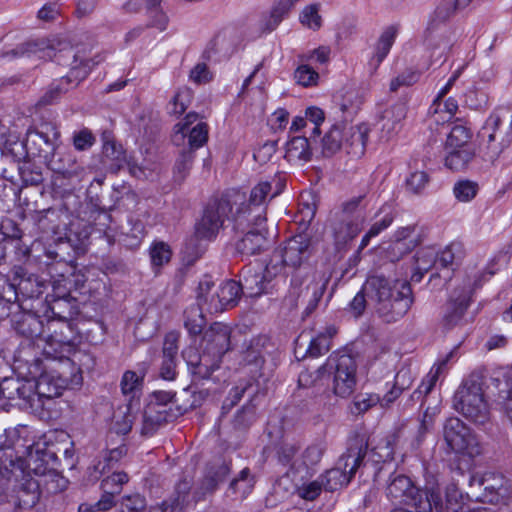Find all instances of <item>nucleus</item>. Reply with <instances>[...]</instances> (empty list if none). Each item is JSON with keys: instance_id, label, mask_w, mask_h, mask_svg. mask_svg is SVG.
Here are the masks:
<instances>
[{"instance_id": "16", "label": "nucleus", "mask_w": 512, "mask_h": 512, "mask_svg": "<svg viewBox=\"0 0 512 512\" xmlns=\"http://www.w3.org/2000/svg\"><path fill=\"white\" fill-rule=\"evenodd\" d=\"M472 132L463 124L455 123L447 135L444 145V160L458 158L470 160L476 156L475 145L471 141Z\"/></svg>"}, {"instance_id": "19", "label": "nucleus", "mask_w": 512, "mask_h": 512, "mask_svg": "<svg viewBox=\"0 0 512 512\" xmlns=\"http://www.w3.org/2000/svg\"><path fill=\"white\" fill-rule=\"evenodd\" d=\"M241 275L242 280L239 284L242 293L249 297H258L267 293L273 276L270 266L263 270L259 265L245 267Z\"/></svg>"}, {"instance_id": "59", "label": "nucleus", "mask_w": 512, "mask_h": 512, "mask_svg": "<svg viewBox=\"0 0 512 512\" xmlns=\"http://www.w3.org/2000/svg\"><path fill=\"white\" fill-rule=\"evenodd\" d=\"M427 183L428 175L424 171L413 172L406 180L407 189L414 194L421 193Z\"/></svg>"}, {"instance_id": "6", "label": "nucleus", "mask_w": 512, "mask_h": 512, "mask_svg": "<svg viewBox=\"0 0 512 512\" xmlns=\"http://www.w3.org/2000/svg\"><path fill=\"white\" fill-rule=\"evenodd\" d=\"M386 496L392 503L412 507L416 512H443L442 499L437 491L421 490L405 475H396L390 480Z\"/></svg>"}, {"instance_id": "54", "label": "nucleus", "mask_w": 512, "mask_h": 512, "mask_svg": "<svg viewBox=\"0 0 512 512\" xmlns=\"http://www.w3.org/2000/svg\"><path fill=\"white\" fill-rule=\"evenodd\" d=\"M128 482V475L123 472L113 473L102 481V489L104 492L119 494L122 485Z\"/></svg>"}, {"instance_id": "27", "label": "nucleus", "mask_w": 512, "mask_h": 512, "mask_svg": "<svg viewBox=\"0 0 512 512\" xmlns=\"http://www.w3.org/2000/svg\"><path fill=\"white\" fill-rule=\"evenodd\" d=\"M42 485H45V483L41 480L34 478L26 479L17 492L19 506L23 509L33 508L40 499V487Z\"/></svg>"}, {"instance_id": "1", "label": "nucleus", "mask_w": 512, "mask_h": 512, "mask_svg": "<svg viewBox=\"0 0 512 512\" xmlns=\"http://www.w3.org/2000/svg\"><path fill=\"white\" fill-rule=\"evenodd\" d=\"M37 56L41 59H56L59 64H65V60L72 59L70 72L53 82L44 95L37 102V106L53 104L61 95L71 87H76L89 74L91 68L100 63L102 59H83L74 52L73 47L62 39H38L19 44L13 49L5 50L0 57L16 59L24 56Z\"/></svg>"}, {"instance_id": "51", "label": "nucleus", "mask_w": 512, "mask_h": 512, "mask_svg": "<svg viewBox=\"0 0 512 512\" xmlns=\"http://www.w3.org/2000/svg\"><path fill=\"white\" fill-rule=\"evenodd\" d=\"M171 249L164 242H156L150 248V257L153 266L160 267L168 263L171 259Z\"/></svg>"}, {"instance_id": "20", "label": "nucleus", "mask_w": 512, "mask_h": 512, "mask_svg": "<svg viewBox=\"0 0 512 512\" xmlns=\"http://www.w3.org/2000/svg\"><path fill=\"white\" fill-rule=\"evenodd\" d=\"M231 328L223 323L216 322L205 331L203 342L207 354L220 359L229 349Z\"/></svg>"}, {"instance_id": "17", "label": "nucleus", "mask_w": 512, "mask_h": 512, "mask_svg": "<svg viewBox=\"0 0 512 512\" xmlns=\"http://www.w3.org/2000/svg\"><path fill=\"white\" fill-rule=\"evenodd\" d=\"M334 361L329 358V363ZM356 362L350 355H340L335 360V373L333 379V391L336 395L345 398L350 396L356 385Z\"/></svg>"}, {"instance_id": "14", "label": "nucleus", "mask_w": 512, "mask_h": 512, "mask_svg": "<svg viewBox=\"0 0 512 512\" xmlns=\"http://www.w3.org/2000/svg\"><path fill=\"white\" fill-rule=\"evenodd\" d=\"M363 459L361 448H349L336 462L335 467L320 475L324 482V489L335 491L346 486Z\"/></svg>"}, {"instance_id": "4", "label": "nucleus", "mask_w": 512, "mask_h": 512, "mask_svg": "<svg viewBox=\"0 0 512 512\" xmlns=\"http://www.w3.org/2000/svg\"><path fill=\"white\" fill-rule=\"evenodd\" d=\"M486 280L484 266L468 265L460 282L451 292L445 305L442 325L445 329H453L465 323V314L474 291Z\"/></svg>"}, {"instance_id": "21", "label": "nucleus", "mask_w": 512, "mask_h": 512, "mask_svg": "<svg viewBox=\"0 0 512 512\" xmlns=\"http://www.w3.org/2000/svg\"><path fill=\"white\" fill-rule=\"evenodd\" d=\"M68 385L67 377L52 367L45 366V370L36 380V394L39 400L59 397Z\"/></svg>"}, {"instance_id": "28", "label": "nucleus", "mask_w": 512, "mask_h": 512, "mask_svg": "<svg viewBox=\"0 0 512 512\" xmlns=\"http://www.w3.org/2000/svg\"><path fill=\"white\" fill-rule=\"evenodd\" d=\"M393 238L391 251L397 258L410 252L417 245L414 226H406L397 229Z\"/></svg>"}, {"instance_id": "11", "label": "nucleus", "mask_w": 512, "mask_h": 512, "mask_svg": "<svg viewBox=\"0 0 512 512\" xmlns=\"http://www.w3.org/2000/svg\"><path fill=\"white\" fill-rule=\"evenodd\" d=\"M369 131V126L365 123L351 126L346 131V139L342 143V130L339 126L334 125L322 140L323 156L332 157L343 148L348 156L361 158L365 152Z\"/></svg>"}, {"instance_id": "29", "label": "nucleus", "mask_w": 512, "mask_h": 512, "mask_svg": "<svg viewBox=\"0 0 512 512\" xmlns=\"http://www.w3.org/2000/svg\"><path fill=\"white\" fill-rule=\"evenodd\" d=\"M322 449L317 445L307 447L293 464V473H305L308 475L310 470L318 464L322 457Z\"/></svg>"}, {"instance_id": "35", "label": "nucleus", "mask_w": 512, "mask_h": 512, "mask_svg": "<svg viewBox=\"0 0 512 512\" xmlns=\"http://www.w3.org/2000/svg\"><path fill=\"white\" fill-rule=\"evenodd\" d=\"M438 268L437 264V252L434 248L427 247L419 250L416 254V270L420 273L419 276L414 274L413 280L419 281L424 272H427L430 268Z\"/></svg>"}, {"instance_id": "57", "label": "nucleus", "mask_w": 512, "mask_h": 512, "mask_svg": "<svg viewBox=\"0 0 512 512\" xmlns=\"http://www.w3.org/2000/svg\"><path fill=\"white\" fill-rule=\"evenodd\" d=\"M95 140V136L88 128H83L73 135L74 147L79 151H84L92 147Z\"/></svg>"}, {"instance_id": "47", "label": "nucleus", "mask_w": 512, "mask_h": 512, "mask_svg": "<svg viewBox=\"0 0 512 512\" xmlns=\"http://www.w3.org/2000/svg\"><path fill=\"white\" fill-rule=\"evenodd\" d=\"M193 98V92L188 87L180 88L172 98L171 113L181 115L186 111Z\"/></svg>"}, {"instance_id": "39", "label": "nucleus", "mask_w": 512, "mask_h": 512, "mask_svg": "<svg viewBox=\"0 0 512 512\" xmlns=\"http://www.w3.org/2000/svg\"><path fill=\"white\" fill-rule=\"evenodd\" d=\"M102 153L109 160H122L124 158V150L121 144L115 140L113 133L104 130L101 134Z\"/></svg>"}, {"instance_id": "34", "label": "nucleus", "mask_w": 512, "mask_h": 512, "mask_svg": "<svg viewBox=\"0 0 512 512\" xmlns=\"http://www.w3.org/2000/svg\"><path fill=\"white\" fill-rule=\"evenodd\" d=\"M134 420L135 414L132 406L131 404L127 405L115 412L111 429L117 434L125 435L131 431Z\"/></svg>"}, {"instance_id": "26", "label": "nucleus", "mask_w": 512, "mask_h": 512, "mask_svg": "<svg viewBox=\"0 0 512 512\" xmlns=\"http://www.w3.org/2000/svg\"><path fill=\"white\" fill-rule=\"evenodd\" d=\"M240 284L236 281H226L216 290L217 303H212L211 308L214 310H225L234 307L241 294Z\"/></svg>"}, {"instance_id": "32", "label": "nucleus", "mask_w": 512, "mask_h": 512, "mask_svg": "<svg viewBox=\"0 0 512 512\" xmlns=\"http://www.w3.org/2000/svg\"><path fill=\"white\" fill-rule=\"evenodd\" d=\"M397 30L395 27H388L380 36L376 48L374 56L371 59V64H374L375 68H377L380 63L384 60V58L388 55L394 41L396 38Z\"/></svg>"}, {"instance_id": "63", "label": "nucleus", "mask_w": 512, "mask_h": 512, "mask_svg": "<svg viewBox=\"0 0 512 512\" xmlns=\"http://www.w3.org/2000/svg\"><path fill=\"white\" fill-rule=\"evenodd\" d=\"M430 121L434 124H444L449 122L452 117H448L447 113L442 111V102L434 100L429 108Z\"/></svg>"}, {"instance_id": "10", "label": "nucleus", "mask_w": 512, "mask_h": 512, "mask_svg": "<svg viewBox=\"0 0 512 512\" xmlns=\"http://www.w3.org/2000/svg\"><path fill=\"white\" fill-rule=\"evenodd\" d=\"M283 184L277 183L273 190L272 185L268 181H261L256 184L250 191L249 198L245 196V202L241 205H233L235 210L236 224L240 227L246 222H254L261 226L266 222V206L270 199L279 195L282 191ZM246 195L245 193L240 192Z\"/></svg>"}, {"instance_id": "42", "label": "nucleus", "mask_w": 512, "mask_h": 512, "mask_svg": "<svg viewBox=\"0 0 512 512\" xmlns=\"http://www.w3.org/2000/svg\"><path fill=\"white\" fill-rule=\"evenodd\" d=\"M394 448L389 439H382L379 443L372 448L370 452V460L375 463H387L393 460Z\"/></svg>"}, {"instance_id": "2", "label": "nucleus", "mask_w": 512, "mask_h": 512, "mask_svg": "<svg viewBox=\"0 0 512 512\" xmlns=\"http://www.w3.org/2000/svg\"><path fill=\"white\" fill-rule=\"evenodd\" d=\"M364 290L378 315L388 323L404 317L413 303L411 286L405 280L375 275L367 279Z\"/></svg>"}, {"instance_id": "61", "label": "nucleus", "mask_w": 512, "mask_h": 512, "mask_svg": "<svg viewBox=\"0 0 512 512\" xmlns=\"http://www.w3.org/2000/svg\"><path fill=\"white\" fill-rule=\"evenodd\" d=\"M145 500L136 494L123 498L120 503L119 512H144Z\"/></svg>"}, {"instance_id": "15", "label": "nucleus", "mask_w": 512, "mask_h": 512, "mask_svg": "<svg viewBox=\"0 0 512 512\" xmlns=\"http://www.w3.org/2000/svg\"><path fill=\"white\" fill-rule=\"evenodd\" d=\"M327 280H300L293 278L289 296L295 299L296 305H304L305 316L310 315L318 306L324 291L326 289Z\"/></svg>"}, {"instance_id": "9", "label": "nucleus", "mask_w": 512, "mask_h": 512, "mask_svg": "<svg viewBox=\"0 0 512 512\" xmlns=\"http://www.w3.org/2000/svg\"><path fill=\"white\" fill-rule=\"evenodd\" d=\"M459 11L454 0H441L436 6L427 27V43L433 50V56H445L456 40L455 30L446 23Z\"/></svg>"}, {"instance_id": "38", "label": "nucleus", "mask_w": 512, "mask_h": 512, "mask_svg": "<svg viewBox=\"0 0 512 512\" xmlns=\"http://www.w3.org/2000/svg\"><path fill=\"white\" fill-rule=\"evenodd\" d=\"M197 301L198 306L206 312L218 313L223 311L211 308L212 303H217V297L216 290L213 291V284L209 280H204L199 283Z\"/></svg>"}, {"instance_id": "5", "label": "nucleus", "mask_w": 512, "mask_h": 512, "mask_svg": "<svg viewBox=\"0 0 512 512\" xmlns=\"http://www.w3.org/2000/svg\"><path fill=\"white\" fill-rule=\"evenodd\" d=\"M229 473L226 465H220L216 470H210L196 486L189 476L183 477L175 486L173 496L168 501L170 508L168 512H190L199 501L205 500L213 494L219 483L224 481Z\"/></svg>"}, {"instance_id": "49", "label": "nucleus", "mask_w": 512, "mask_h": 512, "mask_svg": "<svg viewBox=\"0 0 512 512\" xmlns=\"http://www.w3.org/2000/svg\"><path fill=\"white\" fill-rule=\"evenodd\" d=\"M319 4L306 6L300 15L301 23L309 29L317 30L322 25V18L319 15Z\"/></svg>"}, {"instance_id": "56", "label": "nucleus", "mask_w": 512, "mask_h": 512, "mask_svg": "<svg viewBox=\"0 0 512 512\" xmlns=\"http://www.w3.org/2000/svg\"><path fill=\"white\" fill-rule=\"evenodd\" d=\"M127 449L124 445H120L116 448L111 449L104 457V462H99L95 469L99 471V473H103L106 468L112 467V465L118 462L123 456L126 454Z\"/></svg>"}, {"instance_id": "3", "label": "nucleus", "mask_w": 512, "mask_h": 512, "mask_svg": "<svg viewBox=\"0 0 512 512\" xmlns=\"http://www.w3.org/2000/svg\"><path fill=\"white\" fill-rule=\"evenodd\" d=\"M53 454L40 449V444L25 445L18 439L7 446L6 449H0V475L9 477L14 467L34 472L35 475L42 477L40 480L45 483L48 492H56L62 489L59 482L63 481L58 475L48 473V463Z\"/></svg>"}, {"instance_id": "37", "label": "nucleus", "mask_w": 512, "mask_h": 512, "mask_svg": "<svg viewBox=\"0 0 512 512\" xmlns=\"http://www.w3.org/2000/svg\"><path fill=\"white\" fill-rule=\"evenodd\" d=\"M16 330L27 338L41 340L43 326L37 317L28 314L24 315L22 320L17 323Z\"/></svg>"}, {"instance_id": "46", "label": "nucleus", "mask_w": 512, "mask_h": 512, "mask_svg": "<svg viewBox=\"0 0 512 512\" xmlns=\"http://www.w3.org/2000/svg\"><path fill=\"white\" fill-rule=\"evenodd\" d=\"M297 1L298 0H280L270 13L266 24L267 30H274Z\"/></svg>"}, {"instance_id": "31", "label": "nucleus", "mask_w": 512, "mask_h": 512, "mask_svg": "<svg viewBox=\"0 0 512 512\" xmlns=\"http://www.w3.org/2000/svg\"><path fill=\"white\" fill-rule=\"evenodd\" d=\"M452 356V352L447 356V358L443 361H441L438 364H435L429 373L426 375V377L422 380L421 384L413 392L411 395V400H417L420 401L424 396H426L436 385L439 375L442 372L443 367L445 366L448 358Z\"/></svg>"}, {"instance_id": "22", "label": "nucleus", "mask_w": 512, "mask_h": 512, "mask_svg": "<svg viewBox=\"0 0 512 512\" xmlns=\"http://www.w3.org/2000/svg\"><path fill=\"white\" fill-rule=\"evenodd\" d=\"M364 215H342L332 226L333 237L337 248L344 247L361 231Z\"/></svg>"}, {"instance_id": "24", "label": "nucleus", "mask_w": 512, "mask_h": 512, "mask_svg": "<svg viewBox=\"0 0 512 512\" xmlns=\"http://www.w3.org/2000/svg\"><path fill=\"white\" fill-rule=\"evenodd\" d=\"M166 405L157 401H150L143 412L141 433L151 435L160 425L168 419Z\"/></svg>"}, {"instance_id": "23", "label": "nucleus", "mask_w": 512, "mask_h": 512, "mask_svg": "<svg viewBox=\"0 0 512 512\" xmlns=\"http://www.w3.org/2000/svg\"><path fill=\"white\" fill-rule=\"evenodd\" d=\"M406 114L407 107L405 103L399 102L386 108L380 118L381 138L389 140L396 135L402 127V121Z\"/></svg>"}, {"instance_id": "64", "label": "nucleus", "mask_w": 512, "mask_h": 512, "mask_svg": "<svg viewBox=\"0 0 512 512\" xmlns=\"http://www.w3.org/2000/svg\"><path fill=\"white\" fill-rule=\"evenodd\" d=\"M178 353V335L176 333H168L165 336L163 344V358H175Z\"/></svg>"}, {"instance_id": "7", "label": "nucleus", "mask_w": 512, "mask_h": 512, "mask_svg": "<svg viewBox=\"0 0 512 512\" xmlns=\"http://www.w3.org/2000/svg\"><path fill=\"white\" fill-rule=\"evenodd\" d=\"M453 407L475 425H484L490 420V406L478 376L472 375L463 381L454 394Z\"/></svg>"}, {"instance_id": "45", "label": "nucleus", "mask_w": 512, "mask_h": 512, "mask_svg": "<svg viewBox=\"0 0 512 512\" xmlns=\"http://www.w3.org/2000/svg\"><path fill=\"white\" fill-rule=\"evenodd\" d=\"M143 376L134 371H126L121 379V390L124 395H130L132 398L141 390Z\"/></svg>"}, {"instance_id": "41", "label": "nucleus", "mask_w": 512, "mask_h": 512, "mask_svg": "<svg viewBox=\"0 0 512 512\" xmlns=\"http://www.w3.org/2000/svg\"><path fill=\"white\" fill-rule=\"evenodd\" d=\"M462 256V248L460 244L452 243L446 246L440 252H437L438 268H449L459 260Z\"/></svg>"}, {"instance_id": "13", "label": "nucleus", "mask_w": 512, "mask_h": 512, "mask_svg": "<svg viewBox=\"0 0 512 512\" xmlns=\"http://www.w3.org/2000/svg\"><path fill=\"white\" fill-rule=\"evenodd\" d=\"M443 437L449 449L456 454L475 457L481 453V446L476 435L457 417L446 420Z\"/></svg>"}, {"instance_id": "55", "label": "nucleus", "mask_w": 512, "mask_h": 512, "mask_svg": "<svg viewBox=\"0 0 512 512\" xmlns=\"http://www.w3.org/2000/svg\"><path fill=\"white\" fill-rule=\"evenodd\" d=\"M380 396L376 393H365L358 395L354 400V412L364 413L370 408L379 404Z\"/></svg>"}, {"instance_id": "58", "label": "nucleus", "mask_w": 512, "mask_h": 512, "mask_svg": "<svg viewBox=\"0 0 512 512\" xmlns=\"http://www.w3.org/2000/svg\"><path fill=\"white\" fill-rule=\"evenodd\" d=\"M445 497L447 512H465L460 505L461 493L455 485H449L446 488Z\"/></svg>"}, {"instance_id": "53", "label": "nucleus", "mask_w": 512, "mask_h": 512, "mask_svg": "<svg viewBox=\"0 0 512 512\" xmlns=\"http://www.w3.org/2000/svg\"><path fill=\"white\" fill-rule=\"evenodd\" d=\"M294 78L299 85L309 87L317 84L319 74L312 67L301 65L296 69Z\"/></svg>"}, {"instance_id": "33", "label": "nucleus", "mask_w": 512, "mask_h": 512, "mask_svg": "<svg viewBox=\"0 0 512 512\" xmlns=\"http://www.w3.org/2000/svg\"><path fill=\"white\" fill-rule=\"evenodd\" d=\"M334 326H328L324 332L319 333L316 337L310 340L307 349V354L311 357H319L330 349V340L336 334Z\"/></svg>"}, {"instance_id": "52", "label": "nucleus", "mask_w": 512, "mask_h": 512, "mask_svg": "<svg viewBox=\"0 0 512 512\" xmlns=\"http://www.w3.org/2000/svg\"><path fill=\"white\" fill-rule=\"evenodd\" d=\"M188 144L190 150L198 149L203 146L208 139V127L205 123H197L192 129L188 130Z\"/></svg>"}, {"instance_id": "48", "label": "nucleus", "mask_w": 512, "mask_h": 512, "mask_svg": "<svg viewBox=\"0 0 512 512\" xmlns=\"http://www.w3.org/2000/svg\"><path fill=\"white\" fill-rule=\"evenodd\" d=\"M478 192V184L470 180H460L453 188L454 196L460 202L471 201Z\"/></svg>"}, {"instance_id": "18", "label": "nucleus", "mask_w": 512, "mask_h": 512, "mask_svg": "<svg viewBox=\"0 0 512 512\" xmlns=\"http://www.w3.org/2000/svg\"><path fill=\"white\" fill-rule=\"evenodd\" d=\"M236 229H248L247 232L235 244L236 251L244 256H252L260 253L267 246V230L265 223L261 226L254 222L245 223L243 226L235 224Z\"/></svg>"}, {"instance_id": "62", "label": "nucleus", "mask_w": 512, "mask_h": 512, "mask_svg": "<svg viewBox=\"0 0 512 512\" xmlns=\"http://www.w3.org/2000/svg\"><path fill=\"white\" fill-rule=\"evenodd\" d=\"M189 79L196 84H205L212 80V74L205 63H198L191 69Z\"/></svg>"}, {"instance_id": "44", "label": "nucleus", "mask_w": 512, "mask_h": 512, "mask_svg": "<svg viewBox=\"0 0 512 512\" xmlns=\"http://www.w3.org/2000/svg\"><path fill=\"white\" fill-rule=\"evenodd\" d=\"M254 487V478L248 468H244L239 476L230 483V488L234 493H239L241 497H246Z\"/></svg>"}, {"instance_id": "43", "label": "nucleus", "mask_w": 512, "mask_h": 512, "mask_svg": "<svg viewBox=\"0 0 512 512\" xmlns=\"http://www.w3.org/2000/svg\"><path fill=\"white\" fill-rule=\"evenodd\" d=\"M203 309L199 306L192 307L185 312L184 325L190 334L197 335L202 332L205 325Z\"/></svg>"}, {"instance_id": "50", "label": "nucleus", "mask_w": 512, "mask_h": 512, "mask_svg": "<svg viewBox=\"0 0 512 512\" xmlns=\"http://www.w3.org/2000/svg\"><path fill=\"white\" fill-rule=\"evenodd\" d=\"M324 489V482L320 479V476L313 481L305 482L297 488V494L300 498L313 501L315 500Z\"/></svg>"}, {"instance_id": "12", "label": "nucleus", "mask_w": 512, "mask_h": 512, "mask_svg": "<svg viewBox=\"0 0 512 512\" xmlns=\"http://www.w3.org/2000/svg\"><path fill=\"white\" fill-rule=\"evenodd\" d=\"M490 158H498L512 142V114L501 108L495 110L486 120L479 132Z\"/></svg>"}, {"instance_id": "8", "label": "nucleus", "mask_w": 512, "mask_h": 512, "mask_svg": "<svg viewBox=\"0 0 512 512\" xmlns=\"http://www.w3.org/2000/svg\"><path fill=\"white\" fill-rule=\"evenodd\" d=\"M245 202V195L238 190L225 194L221 199L210 204L204 211L202 218L195 226V234L199 239H213L224 220L228 219L236 224L235 210L233 205H241Z\"/></svg>"}, {"instance_id": "40", "label": "nucleus", "mask_w": 512, "mask_h": 512, "mask_svg": "<svg viewBox=\"0 0 512 512\" xmlns=\"http://www.w3.org/2000/svg\"><path fill=\"white\" fill-rule=\"evenodd\" d=\"M278 462L293 472V464L299 457V447L295 442H283L277 449Z\"/></svg>"}, {"instance_id": "25", "label": "nucleus", "mask_w": 512, "mask_h": 512, "mask_svg": "<svg viewBox=\"0 0 512 512\" xmlns=\"http://www.w3.org/2000/svg\"><path fill=\"white\" fill-rule=\"evenodd\" d=\"M309 242L304 236H296L288 240L282 253V261L289 266H299L307 257Z\"/></svg>"}, {"instance_id": "60", "label": "nucleus", "mask_w": 512, "mask_h": 512, "mask_svg": "<svg viewBox=\"0 0 512 512\" xmlns=\"http://www.w3.org/2000/svg\"><path fill=\"white\" fill-rule=\"evenodd\" d=\"M198 114L197 113H188L184 118L183 122H179L175 125V133L173 136V141L176 144H180V142L184 141L187 132L189 130V126L197 121Z\"/></svg>"}, {"instance_id": "30", "label": "nucleus", "mask_w": 512, "mask_h": 512, "mask_svg": "<svg viewBox=\"0 0 512 512\" xmlns=\"http://www.w3.org/2000/svg\"><path fill=\"white\" fill-rule=\"evenodd\" d=\"M209 354H203L201 356L194 355L195 359L189 355L187 363L192 367V373L201 379L209 378L212 372L218 368L220 359L212 357L210 359Z\"/></svg>"}, {"instance_id": "36", "label": "nucleus", "mask_w": 512, "mask_h": 512, "mask_svg": "<svg viewBox=\"0 0 512 512\" xmlns=\"http://www.w3.org/2000/svg\"><path fill=\"white\" fill-rule=\"evenodd\" d=\"M310 156L309 141L306 137H294L288 142L285 155L287 160H309Z\"/></svg>"}]
</instances>
